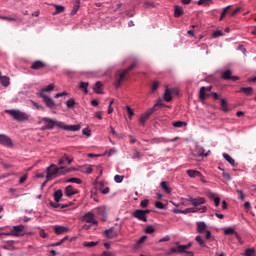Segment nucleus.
I'll return each instance as SVG.
<instances>
[{"label":"nucleus","mask_w":256,"mask_h":256,"mask_svg":"<svg viewBox=\"0 0 256 256\" xmlns=\"http://www.w3.org/2000/svg\"><path fill=\"white\" fill-rule=\"evenodd\" d=\"M135 67H137V62H134L128 68L124 69L121 73L116 74L115 83H114L116 89H119V87H121L122 83L125 81V79H127V75L129 74V71H133Z\"/></svg>","instance_id":"1"},{"label":"nucleus","mask_w":256,"mask_h":256,"mask_svg":"<svg viewBox=\"0 0 256 256\" xmlns=\"http://www.w3.org/2000/svg\"><path fill=\"white\" fill-rule=\"evenodd\" d=\"M5 113L10 115V117H13L15 121H20L21 123L29 121V114L21 110H5Z\"/></svg>","instance_id":"2"},{"label":"nucleus","mask_w":256,"mask_h":256,"mask_svg":"<svg viewBox=\"0 0 256 256\" xmlns=\"http://www.w3.org/2000/svg\"><path fill=\"white\" fill-rule=\"evenodd\" d=\"M158 105H160L161 107H164V105L161 102H158L152 108L148 109L144 114H142V116L139 119L140 125H142V127H145V123L147 122L149 117H151V115H153V113L157 111L156 107Z\"/></svg>","instance_id":"3"},{"label":"nucleus","mask_w":256,"mask_h":256,"mask_svg":"<svg viewBox=\"0 0 256 256\" xmlns=\"http://www.w3.org/2000/svg\"><path fill=\"white\" fill-rule=\"evenodd\" d=\"M61 169H65V167H57V165L52 164L50 166H48L46 168V179H48V181H51V179H53L54 177H57L59 175V171H61Z\"/></svg>","instance_id":"4"},{"label":"nucleus","mask_w":256,"mask_h":256,"mask_svg":"<svg viewBox=\"0 0 256 256\" xmlns=\"http://www.w3.org/2000/svg\"><path fill=\"white\" fill-rule=\"evenodd\" d=\"M42 121H44V123L46 124L45 129H48V130L54 129L55 127H58V129H62V127H63V122L53 120V119L48 118V117H44L42 119Z\"/></svg>","instance_id":"5"},{"label":"nucleus","mask_w":256,"mask_h":256,"mask_svg":"<svg viewBox=\"0 0 256 256\" xmlns=\"http://www.w3.org/2000/svg\"><path fill=\"white\" fill-rule=\"evenodd\" d=\"M196 231L197 233L203 234L205 233V238L207 240L211 239L212 234L211 231L207 230V223L204 221L196 222Z\"/></svg>","instance_id":"6"},{"label":"nucleus","mask_w":256,"mask_h":256,"mask_svg":"<svg viewBox=\"0 0 256 256\" xmlns=\"http://www.w3.org/2000/svg\"><path fill=\"white\" fill-rule=\"evenodd\" d=\"M24 235H25V226L23 225L13 226L12 231H9L8 234H6L7 237L9 236L23 237Z\"/></svg>","instance_id":"7"},{"label":"nucleus","mask_w":256,"mask_h":256,"mask_svg":"<svg viewBox=\"0 0 256 256\" xmlns=\"http://www.w3.org/2000/svg\"><path fill=\"white\" fill-rule=\"evenodd\" d=\"M40 97L43 99L46 107H48L49 109H55V107H57V104H55V100H53V98L43 93H40Z\"/></svg>","instance_id":"8"},{"label":"nucleus","mask_w":256,"mask_h":256,"mask_svg":"<svg viewBox=\"0 0 256 256\" xmlns=\"http://www.w3.org/2000/svg\"><path fill=\"white\" fill-rule=\"evenodd\" d=\"M221 77L224 81H239V77L233 76V71L231 69L224 71Z\"/></svg>","instance_id":"9"},{"label":"nucleus","mask_w":256,"mask_h":256,"mask_svg":"<svg viewBox=\"0 0 256 256\" xmlns=\"http://www.w3.org/2000/svg\"><path fill=\"white\" fill-rule=\"evenodd\" d=\"M45 67H47V63H45V61L36 60L32 62L30 69H32V71H40L41 69H45Z\"/></svg>","instance_id":"10"},{"label":"nucleus","mask_w":256,"mask_h":256,"mask_svg":"<svg viewBox=\"0 0 256 256\" xmlns=\"http://www.w3.org/2000/svg\"><path fill=\"white\" fill-rule=\"evenodd\" d=\"M0 145H3V147L11 148L13 147V140H11L9 136L5 134H0Z\"/></svg>","instance_id":"11"},{"label":"nucleus","mask_w":256,"mask_h":256,"mask_svg":"<svg viewBox=\"0 0 256 256\" xmlns=\"http://www.w3.org/2000/svg\"><path fill=\"white\" fill-rule=\"evenodd\" d=\"M188 201L193 205L194 209H197L199 205H205L206 200L203 197H189Z\"/></svg>","instance_id":"12"},{"label":"nucleus","mask_w":256,"mask_h":256,"mask_svg":"<svg viewBox=\"0 0 256 256\" xmlns=\"http://www.w3.org/2000/svg\"><path fill=\"white\" fill-rule=\"evenodd\" d=\"M82 220L85 221V223H91V225H97V220H95V214L92 212H87L83 215Z\"/></svg>","instance_id":"13"},{"label":"nucleus","mask_w":256,"mask_h":256,"mask_svg":"<svg viewBox=\"0 0 256 256\" xmlns=\"http://www.w3.org/2000/svg\"><path fill=\"white\" fill-rule=\"evenodd\" d=\"M133 217L135 219H138L139 221H143L144 223H147V216H145V212L143 210L137 209L133 212Z\"/></svg>","instance_id":"14"},{"label":"nucleus","mask_w":256,"mask_h":256,"mask_svg":"<svg viewBox=\"0 0 256 256\" xmlns=\"http://www.w3.org/2000/svg\"><path fill=\"white\" fill-rule=\"evenodd\" d=\"M62 129H64V131L77 132V131H81V125H79V124H77V125H65V123L62 122Z\"/></svg>","instance_id":"15"},{"label":"nucleus","mask_w":256,"mask_h":256,"mask_svg":"<svg viewBox=\"0 0 256 256\" xmlns=\"http://www.w3.org/2000/svg\"><path fill=\"white\" fill-rule=\"evenodd\" d=\"M77 193H79V191L71 185H68L64 190V195H66V197H73V195H77Z\"/></svg>","instance_id":"16"},{"label":"nucleus","mask_w":256,"mask_h":256,"mask_svg":"<svg viewBox=\"0 0 256 256\" xmlns=\"http://www.w3.org/2000/svg\"><path fill=\"white\" fill-rule=\"evenodd\" d=\"M71 165L73 163V158H69L67 154H63V156L58 160V165Z\"/></svg>","instance_id":"17"},{"label":"nucleus","mask_w":256,"mask_h":256,"mask_svg":"<svg viewBox=\"0 0 256 256\" xmlns=\"http://www.w3.org/2000/svg\"><path fill=\"white\" fill-rule=\"evenodd\" d=\"M254 91L253 87H241L238 93H244L246 97H252Z\"/></svg>","instance_id":"18"},{"label":"nucleus","mask_w":256,"mask_h":256,"mask_svg":"<svg viewBox=\"0 0 256 256\" xmlns=\"http://www.w3.org/2000/svg\"><path fill=\"white\" fill-rule=\"evenodd\" d=\"M96 215L102 219V221H107V211L103 207H98L96 209Z\"/></svg>","instance_id":"19"},{"label":"nucleus","mask_w":256,"mask_h":256,"mask_svg":"<svg viewBox=\"0 0 256 256\" xmlns=\"http://www.w3.org/2000/svg\"><path fill=\"white\" fill-rule=\"evenodd\" d=\"M54 233H56V235H63L65 233H69V227L55 226Z\"/></svg>","instance_id":"20"},{"label":"nucleus","mask_w":256,"mask_h":256,"mask_svg":"<svg viewBox=\"0 0 256 256\" xmlns=\"http://www.w3.org/2000/svg\"><path fill=\"white\" fill-rule=\"evenodd\" d=\"M104 234L107 239H113V237H117V232L115 231V228L105 230Z\"/></svg>","instance_id":"21"},{"label":"nucleus","mask_w":256,"mask_h":256,"mask_svg":"<svg viewBox=\"0 0 256 256\" xmlns=\"http://www.w3.org/2000/svg\"><path fill=\"white\" fill-rule=\"evenodd\" d=\"M0 19H2V21H22L23 19L19 18V16L15 15V16H1L0 15Z\"/></svg>","instance_id":"22"},{"label":"nucleus","mask_w":256,"mask_h":256,"mask_svg":"<svg viewBox=\"0 0 256 256\" xmlns=\"http://www.w3.org/2000/svg\"><path fill=\"white\" fill-rule=\"evenodd\" d=\"M186 173L191 179H195V177H201V172L197 170L189 169L186 171Z\"/></svg>","instance_id":"23"},{"label":"nucleus","mask_w":256,"mask_h":256,"mask_svg":"<svg viewBox=\"0 0 256 256\" xmlns=\"http://www.w3.org/2000/svg\"><path fill=\"white\" fill-rule=\"evenodd\" d=\"M209 97V94H207V90H205V86H202L199 91V99L200 101H205Z\"/></svg>","instance_id":"24"},{"label":"nucleus","mask_w":256,"mask_h":256,"mask_svg":"<svg viewBox=\"0 0 256 256\" xmlns=\"http://www.w3.org/2000/svg\"><path fill=\"white\" fill-rule=\"evenodd\" d=\"M164 101H166L167 103H171V101H173V95L171 94V90H169V88L165 89Z\"/></svg>","instance_id":"25"},{"label":"nucleus","mask_w":256,"mask_h":256,"mask_svg":"<svg viewBox=\"0 0 256 256\" xmlns=\"http://www.w3.org/2000/svg\"><path fill=\"white\" fill-rule=\"evenodd\" d=\"M53 196H54V201H56V203H59L61 199H63V190L61 189L56 190Z\"/></svg>","instance_id":"26"},{"label":"nucleus","mask_w":256,"mask_h":256,"mask_svg":"<svg viewBox=\"0 0 256 256\" xmlns=\"http://www.w3.org/2000/svg\"><path fill=\"white\" fill-rule=\"evenodd\" d=\"M0 83L3 87H9V85H11L9 77L3 75L0 76Z\"/></svg>","instance_id":"27"},{"label":"nucleus","mask_w":256,"mask_h":256,"mask_svg":"<svg viewBox=\"0 0 256 256\" xmlns=\"http://www.w3.org/2000/svg\"><path fill=\"white\" fill-rule=\"evenodd\" d=\"M55 7V12L52 15H59V13H65V7L63 5L52 4Z\"/></svg>","instance_id":"28"},{"label":"nucleus","mask_w":256,"mask_h":256,"mask_svg":"<svg viewBox=\"0 0 256 256\" xmlns=\"http://www.w3.org/2000/svg\"><path fill=\"white\" fill-rule=\"evenodd\" d=\"M223 157L228 163H230V165H232V167H237V163H235V159H233L231 155L223 153Z\"/></svg>","instance_id":"29"},{"label":"nucleus","mask_w":256,"mask_h":256,"mask_svg":"<svg viewBox=\"0 0 256 256\" xmlns=\"http://www.w3.org/2000/svg\"><path fill=\"white\" fill-rule=\"evenodd\" d=\"M101 89H103V83H101V81H97L94 86V92L98 95H101L103 94V91H101Z\"/></svg>","instance_id":"30"},{"label":"nucleus","mask_w":256,"mask_h":256,"mask_svg":"<svg viewBox=\"0 0 256 256\" xmlns=\"http://www.w3.org/2000/svg\"><path fill=\"white\" fill-rule=\"evenodd\" d=\"M181 15H183V7L181 6H174V17H181Z\"/></svg>","instance_id":"31"},{"label":"nucleus","mask_w":256,"mask_h":256,"mask_svg":"<svg viewBox=\"0 0 256 256\" xmlns=\"http://www.w3.org/2000/svg\"><path fill=\"white\" fill-rule=\"evenodd\" d=\"M89 87V82H80L79 90L84 91L85 95L89 93V90L87 89Z\"/></svg>","instance_id":"32"},{"label":"nucleus","mask_w":256,"mask_h":256,"mask_svg":"<svg viewBox=\"0 0 256 256\" xmlns=\"http://www.w3.org/2000/svg\"><path fill=\"white\" fill-rule=\"evenodd\" d=\"M81 173H86V175H91L93 173V168L91 166H80Z\"/></svg>","instance_id":"33"},{"label":"nucleus","mask_w":256,"mask_h":256,"mask_svg":"<svg viewBox=\"0 0 256 256\" xmlns=\"http://www.w3.org/2000/svg\"><path fill=\"white\" fill-rule=\"evenodd\" d=\"M75 1L76 3L74 4L71 10V15H75L79 11V8L81 7V0H75Z\"/></svg>","instance_id":"34"},{"label":"nucleus","mask_w":256,"mask_h":256,"mask_svg":"<svg viewBox=\"0 0 256 256\" xmlns=\"http://www.w3.org/2000/svg\"><path fill=\"white\" fill-rule=\"evenodd\" d=\"M147 241V236H142L139 240H137L136 244L134 245L135 249H139L143 243Z\"/></svg>","instance_id":"35"},{"label":"nucleus","mask_w":256,"mask_h":256,"mask_svg":"<svg viewBox=\"0 0 256 256\" xmlns=\"http://www.w3.org/2000/svg\"><path fill=\"white\" fill-rule=\"evenodd\" d=\"M160 187L163 189V191H165V193H171V188L169 187V185L167 184V182L162 181L160 183Z\"/></svg>","instance_id":"36"},{"label":"nucleus","mask_w":256,"mask_h":256,"mask_svg":"<svg viewBox=\"0 0 256 256\" xmlns=\"http://www.w3.org/2000/svg\"><path fill=\"white\" fill-rule=\"evenodd\" d=\"M83 247H87L88 249H91L93 247H97L99 245V242H83L82 243Z\"/></svg>","instance_id":"37"},{"label":"nucleus","mask_w":256,"mask_h":256,"mask_svg":"<svg viewBox=\"0 0 256 256\" xmlns=\"http://www.w3.org/2000/svg\"><path fill=\"white\" fill-rule=\"evenodd\" d=\"M195 241H197V243H198V245H200V247H207L205 240H203V238L200 235L195 237Z\"/></svg>","instance_id":"38"},{"label":"nucleus","mask_w":256,"mask_h":256,"mask_svg":"<svg viewBox=\"0 0 256 256\" xmlns=\"http://www.w3.org/2000/svg\"><path fill=\"white\" fill-rule=\"evenodd\" d=\"M53 89H55V85L49 84L46 88H43V89L40 91V93H42V95H45V93L51 92V91H53Z\"/></svg>","instance_id":"39"},{"label":"nucleus","mask_w":256,"mask_h":256,"mask_svg":"<svg viewBox=\"0 0 256 256\" xmlns=\"http://www.w3.org/2000/svg\"><path fill=\"white\" fill-rule=\"evenodd\" d=\"M76 102L74 98H70L66 101V106L68 109H73V107H75Z\"/></svg>","instance_id":"40"},{"label":"nucleus","mask_w":256,"mask_h":256,"mask_svg":"<svg viewBox=\"0 0 256 256\" xmlns=\"http://www.w3.org/2000/svg\"><path fill=\"white\" fill-rule=\"evenodd\" d=\"M66 183H76V185H81L83 181L79 178H69L66 180Z\"/></svg>","instance_id":"41"},{"label":"nucleus","mask_w":256,"mask_h":256,"mask_svg":"<svg viewBox=\"0 0 256 256\" xmlns=\"http://www.w3.org/2000/svg\"><path fill=\"white\" fill-rule=\"evenodd\" d=\"M221 107H222V111H224V113H229V107H227V100H225V99L221 100Z\"/></svg>","instance_id":"42"},{"label":"nucleus","mask_w":256,"mask_h":256,"mask_svg":"<svg viewBox=\"0 0 256 256\" xmlns=\"http://www.w3.org/2000/svg\"><path fill=\"white\" fill-rule=\"evenodd\" d=\"M173 127H176V128H181V127H186L187 126V123L186 122H183V121H176L174 123H172Z\"/></svg>","instance_id":"43"},{"label":"nucleus","mask_w":256,"mask_h":256,"mask_svg":"<svg viewBox=\"0 0 256 256\" xmlns=\"http://www.w3.org/2000/svg\"><path fill=\"white\" fill-rule=\"evenodd\" d=\"M67 239H69V237H68V236H65V237L62 238L59 242H56V243L51 244V247H59L60 245H63V243L66 242Z\"/></svg>","instance_id":"44"},{"label":"nucleus","mask_w":256,"mask_h":256,"mask_svg":"<svg viewBox=\"0 0 256 256\" xmlns=\"http://www.w3.org/2000/svg\"><path fill=\"white\" fill-rule=\"evenodd\" d=\"M213 3V0H199L198 5H204V7H209Z\"/></svg>","instance_id":"45"},{"label":"nucleus","mask_w":256,"mask_h":256,"mask_svg":"<svg viewBox=\"0 0 256 256\" xmlns=\"http://www.w3.org/2000/svg\"><path fill=\"white\" fill-rule=\"evenodd\" d=\"M191 247H193V244L188 243L187 245L180 246V251H182V253H187V250L191 249Z\"/></svg>","instance_id":"46"},{"label":"nucleus","mask_w":256,"mask_h":256,"mask_svg":"<svg viewBox=\"0 0 256 256\" xmlns=\"http://www.w3.org/2000/svg\"><path fill=\"white\" fill-rule=\"evenodd\" d=\"M229 9H231V5H228L225 8H223V11L220 16V21H223V19L225 18V15H227V11H229Z\"/></svg>","instance_id":"47"},{"label":"nucleus","mask_w":256,"mask_h":256,"mask_svg":"<svg viewBox=\"0 0 256 256\" xmlns=\"http://www.w3.org/2000/svg\"><path fill=\"white\" fill-rule=\"evenodd\" d=\"M188 213H197V209L195 208H186L182 210V215H187Z\"/></svg>","instance_id":"48"},{"label":"nucleus","mask_w":256,"mask_h":256,"mask_svg":"<svg viewBox=\"0 0 256 256\" xmlns=\"http://www.w3.org/2000/svg\"><path fill=\"white\" fill-rule=\"evenodd\" d=\"M244 255L245 256H255V249H253V248L246 249Z\"/></svg>","instance_id":"49"},{"label":"nucleus","mask_w":256,"mask_h":256,"mask_svg":"<svg viewBox=\"0 0 256 256\" xmlns=\"http://www.w3.org/2000/svg\"><path fill=\"white\" fill-rule=\"evenodd\" d=\"M123 179H125V176H123V175H115L114 176L115 183H123Z\"/></svg>","instance_id":"50"},{"label":"nucleus","mask_w":256,"mask_h":256,"mask_svg":"<svg viewBox=\"0 0 256 256\" xmlns=\"http://www.w3.org/2000/svg\"><path fill=\"white\" fill-rule=\"evenodd\" d=\"M145 233H147V235H151L152 233H155V228L153 226H147L145 229Z\"/></svg>","instance_id":"51"},{"label":"nucleus","mask_w":256,"mask_h":256,"mask_svg":"<svg viewBox=\"0 0 256 256\" xmlns=\"http://www.w3.org/2000/svg\"><path fill=\"white\" fill-rule=\"evenodd\" d=\"M212 37H214V39H217V37H223V31L221 30H216L213 32Z\"/></svg>","instance_id":"52"},{"label":"nucleus","mask_w":256,"mask_h":256,"mask_svg":"<svg viewBox=\"0 0 256 256\" xmlns=\"http://www.w3.org/2000/svg\"><path fill=\"white\" fill-rule=\"evenodd\" d=\"M224 235H235V229H233V228H226L224 230Z\"/></svg>","instance_id":"53"},{"label":"nucleus","mask_w":256,"mask_h":256,"mask_svg":"<svg viewBox=\"0 0 256 256\" xmlns=\"http://www.w3.org/2000/svg\"><path fill=\"white\" fill-rule=\"evenodd\" d=\"M49 205L53 207V209H59V207H61V204L57 201L53 202V201H50L49 202Z\"/></svg>","instance_id":"54"},{"label":"nucleus","mask_w":256,"mask_h":256,"mask_svg":"<svg viewBox=\"0 0 256 256\" xmlns=\"http://www.w3.org/2000/svg\"><path fill=\"white\" fill-rule=\"evenodd\" d=\"M236 193H238L239 199H240L241 201H244V200H245V194L243 193V190L236 189Z\"/></svg>","instance_id":"55"},{"label":"nucleus","mask_w":256,"mask_h":256,"mask_svg":"<svg viewBox=\"0 0 256 256\" xmlns=\"http://www.w3.org/2000/svg\"><path fill=\"white\" fill-rule=\"evenodd\" d=\"M126 111L129 115V119H132L133 115H135V112H133V109H131L129 106H126Z\"/></svg>","instance_id":"56"},{"label":"nucleus","mask_w":256,"mask_h":256,"mask_svg":"<svg viewBox=\"0 0 256 256\" xmlns=\"http://www.w3.org/2000/svg\"><path fill=\"white\" fill-rule=\"evenodd\" d=\"M148 205H149V199H144L140 203V207H142V209H145V207H147Z\"/></svg>","instance_id":"57"},{"label":"nucleus","mask_w":256,"mask_h":256,"mask_svg":"<svg viewBox=\"0 0 256 256\" xmlns=\"http://www.w3.org/2000/svg\"><path fill=\"white\" fill-rule=\"evenodd\" d=\"M82 135H85L86 137L91 136V130L89 128H85L82 130Z\"/></svg>","instance_id":"58"},{"label":"nucleus","mask_w":256,"mask_h":256,"mask_svg":"<svg viewBox=\"0 0 256 256\" xmlns=\"http://www.w3.org/2000/svg\"><path fill=\"white\" fill-rule=\"evenodd\" d=\"M155 207H156L157 209H165V204H163V202H161V201H157V202L155 203Z\"/></svg>","instance_id":"59"},{"label":"nucleus","mask_w":256,"mask_h":256,"mask_svg":"<svg viewBox=\"0 0 256 256\" xmlns=\"http://www.w3.org/2000/svg\"><path fill=\"white\" fill-rule=\"evenodd\" d=\"M141 157H143V154H141V152L136 151L133 156L132 159H141Z\"/></svg>","instance_id":"60"},{"label":"nucleus","mask_w":256,"mask_h":256,"mask_svg":"<svg viewBox=\"0 0 256 256\" xmlns=\"http://www.w3.org/2000/svg\"><path fill=\"white\" fill-rule=\"evenodd\" d=\"M222 177L223 179H225L226 181H231V174L227 173V172H223L222 173Z\"/></svg>","instance_id":"61"},{"label":"nucleus","mask_w":256,"mask_h":256,"mask_svg":"<svg viewBox=\"0 0 256 256\" xmlns=\"http://www.w3.org/2000/svg\"><path fill=\"white\" fill-rule=\"evenodd\" d=\"M167 241H171V236H169V235L164 236L163 238H161L159 240V243H165Z\"/></svg>","instance_id":"62"},{"label":"nucleus","mask_w":256,"mask_h":256,"mask_svg":"<svg viewBox=\"0 0 256 256\" xmlns=\"http://www.w3.org/2000/svg\"><path fill=\"white\" fill-rule=\"evenodd\" d=\"M172 250V253H183V251H181V246H178V247H173L171 248Z\"/></svg>","instance_id":"63"},{"label":"nucleus","mask_w":256,"mask_h":256,"mask_svg":"<svg viewBox=\"0 0 256 256\" xmlns=\"http://www.w3.org/2000/svg\"><path fill=\"white\" fill-rule=\"evenodd\" d=\"M27 181V174H24L22 177H20L19 183L20 185H23Z\"/></svg>","instance_id":"64"}]
</instances>
